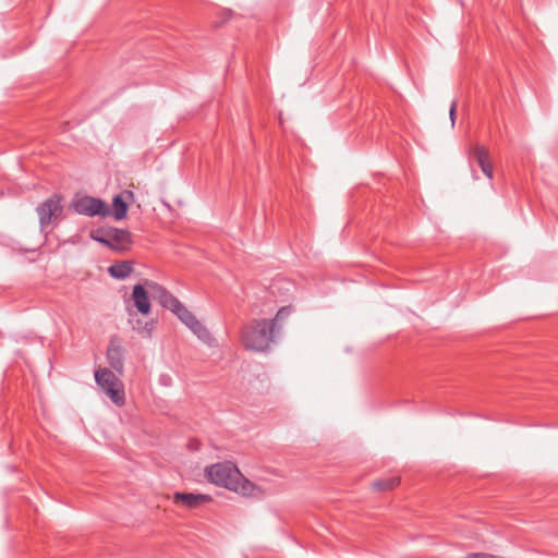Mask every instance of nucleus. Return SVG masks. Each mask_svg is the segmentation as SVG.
Instances as JSON below:
<instances>
[{
    "label": "nucleus",
    "instance_id": "3",
    "mask_svg": "<svg viewBox=\"0 0 558 558\" xmlns=\"http://www.w3.org/2000/svg\"><path fill=\"white\" fill-rule=\"evenodd\" d=\"M173 314L187 327L193 333L203 342H209L211 339L209 330L190 312L183 304H181Z\"/></svg>",
    "mask_w": 558,
    "mask_h": 558
},
{
    "label": "nucleus",
    "instance_id": "16",
    "mask_svg": "<svg viewBox=\"0 0 558 558\" xmlns=\"http://www.w3.org/2000/svg\"><path fill=\"white\" fill-rule=\"evenodd\" d=\"M400 483V480L396 476L388 477L385 480H378L373 483L374 488L378 490H390L397 487Z\"/></svg>",
    "mask_w": 558,
    "mask_h": 558
},
{
    "label": "nucleus",
    "instance_id": "9",
    "mask_svg": "<svg viewBox=\"0 0 558 558\" xmlns=\"http://www.w3.org/2000/svg\"><path fill=\"white\" fill-rule=\"evenodd\" d=\"M107 398L119 408L125 404L124 384L109 369H107Z\"/></svg>",
    "mask_w": 558,
    "mask_h": 558
},
{
    "label": "nucleus",
    "instance_id": "13",
    "mask_svg": "<svg viewBox=\"0 0 558 558\" xmlns=\"http://www.w3.org/2000/svg\"><path fill=\"white\" fill-rule=\"evenodd\" d=\"M471 158H473L477 166L481 168L482 172L488 178H493V167L489 161L488 150L481 145H475L471 149Z\"/></svg>",
    "mask_w": 558,
    "mask_h": 558
},
{
    "label": "nucleus",
    "instance_id": "25",
    "mask_svg": "<svg viewBox=\"0 0 558 558\" xmlns=\"http://www.w3.org/2000/svg\"><path fill=\"white\" fill-rule=\"evenodd\" d=\"M191 448L192 449H197V446L196 445H193V442L191 444Z\"/></svg>",
    "mask_w": 558,
    "mask_h": 558
},
{
    "label": "nucleus",
    "instance_id": "22",
    "mask_svg": "<svg viewBox=\"0 0 558 558\" xmlns=\"http://www.w3.org/2000/svg\"><path fill=\"white\" fill-rule=\"evenodd\" d=\"M222 14H223L222 20H221L220 22H215V23H214V26H215V27H219V26H221L225 22H227L228 20H230V17H231V11H230V10H225V11L222 12Z\"/></svg>",
    "mask_w": 558,
    "mask_h": 558
},
{
    "label": "nucleus",
    "instance_id": "14",
    "mask_svg": "<svg viewBox=\"0 0 558 558\" xmlns=\"http://www.w3.org/2000/svg\"><path fill=\"white\" fill-rule=\"evenodd\" d=\"M123 359L124 355L121 348L112 345L107 348V362L119 374L123 373Z\"/></svg>",
    "mask_w": 558,
    "mask_h": 558
},
{
    "label": "nucleus",
    "instance_id": "11",
    "mask_svg": "<svg viewBox=\"0 0 558 558\" xmlns=\"http://www.w3.org/2000/svg\"><path fill=\"white\" fill-rule=\"evenodd\" d=\"M211 500L209 495L205 494H195V493H183L175 492L173 494V501L178 505H181L187 509H196L201 505L206 504Z\"/></svg>",
    "mask_w": 558,
    "mask_h": 558
},
{
    "label": "nucleus",
    "instance_id": "23",
    "mask_svg": "<svg viewBox=\"0 0 558 558\" xmlns=\"http://www.w3.org/2000/svg\"><path fill=\"white\" fill-rule=\"evenodd\" d=\"M170 381H171V377L168 374H161L160 375V377H159V383L160 384H162L165 386H169Z\"/></svg>",
    "mask_w": 558,
    "mask_h": 558
},
{
    "label": "nucleus",
    "instance_id": "10",
    "mask_svg": "<svg viewBox=\"0 0 558 558\" xmlns=\"http://www.w3.org/2000/svg\"><path fill=\"white\" fill-rule=\"evenodd\" d=\"M150 293L148 288L143 283H137L133 287L131 299L137 312L142 315H148L151 311Z\"/></svg>",
    "mask_w": 558,
    "mask_h": 558
},
{
    "label": "nucleus",
    "instance_id": "24",
    "mask_svg": "<svg viewBox=\"0 0 558 558\" xmlns=\"http://www.w3.org/2000/svg\"><path fill=\"white\" fill-rule=\"evenodd\" d=\"M153 325H154V323H153V322H150V323H146V324H145V327H144V330H143L142 332H143V333H147V335H149V333H150V331H151V329H153Z\"/></svg>",
    "mask_w": 558,
    "mask_h": 558
},
{
    "label": "nucleus",
    "instance_id": "17",
    "mask_svg": "<svg viewBox=\"0 0 558 558\" xmlns=\"http://www.w3.org/2000/svg\"><path fill=\"white\" fill-rule=\"evenodd\" d=\"M95 380H96V384L101 389H105V368L98 367L97 369H95Z\"/></svg>",
    "mask_w": 558,
    "mask_h": 558
},
{
    "label": "nucleus",
    "instance_id": "15",
    "mask_svg": "<svg viewBox=\"0 0 558 558\" xmlns=\"http://www.w3.org/2000/svg\"><path fill=\"white\" fill-rule=\"evenodd\" d=\"M133 271L130 260L117 262L107 268V272L116 279H125Z\"/></svg>",
    "mask_w": 558,
    "mask_h": 558
},
{
    "label": "nucleus",
    "instance_id": "19",
    "mask_svg": "<svg viewBox=\"0 0 558 558\" xmlns=\"http://www.w3.org/2000/svg\"><path fill=\"white\" fill-rule=\"evenodd\" d=\"M290 313H291V306H283L277 312V315L272 320H275V323L277 324L278 320L284 319L286 317H288L290 315Z\"/></svg>",
    "mask_w": 558,
    "mask_h": 558
},
{
    "label": "nucleus",
    "instance_id": "7",
    "mask_svg": "<svg viewBox=\"0 0 558 558\" xmlns=\"http://www.w3.org/2000/svg\"><path fill=\"white\" fill-rule=\"evenodd\" d=\"M132 202H134V193L131 190H123L112 197L110 207L107 205V217H112L117 221L123 220Z\"/></svg>",
    "mask_w": 558,
    "mask_h": 558
},
{
    "label": "nucleus",
    "instance_id": "6",
    "mask_svg": "<svg viewBox=\"0 0 558 558\" xmlns=\"http://www.w3.org/2000/svg\"><path fill=\"white\" fill-rule=\"evenodd\" d=\"M73 209L88 217H105V201L92 196L75 197L72 201Z\"/></svg>",
    "mask_w": 558,
    "mask_h": 558
},
{
    "label": "nucleus",
    "instance_id": "12",
    "mask_svg": "<svg viewBox=\"0 0 558 558\" xmlns=\"http://www.w3.org/2000/svg\"><path fill=\"white\" fill-rule=\"evenodd\" d=\"M471 158H473L477 166L481 168L482 172L488 178H493V167L489 161L488 150L481 145H475L471 149Z\"/></svg>",
    "mask_w": 558,
    "mask_h": 558
},
{
    "label": "nucleus",
    "instance_id": "21",
    "mask_svg": "<svg viewBox=\"0 0 558 558\" xmlns=\"http://www.w3.org/2000/svg\"><path fill=\"white\" fill-rule=\"evenodd\" d=\"M456 112H457V100H453L450 105V110H449V117H450L452 126L454 125V122H456Z\"/></svg>",
    "mask_w": 558,
    "mask_h": 558
},
{
    "label": "nucleus",
    "instance_id": "5",
    "mask_svg": "<svg viewBox=\"0 0 558 558\" xmlns=\"http://www.w3.org/2000/svg\"><path fill=\"white\" fill-rule=\"evenodd\" d=\"M145 286L148 288L150 296L156 300L163 308L173 313L182 304L178 298L172 295L161 284L153 280L145 279Z\"/></svg>",
    "mask_w": 558,
    "mask_h": 558
},
{
    "label": "nucleus",
    "instance_id": "8",
    "mask_svg": "<svg viewBox=\"0 0 558 558\" xmlns=\"http://www.w3.org/2000/svg\"><path fill=\"white\" fill-rule=\"evenodd\" d=\"M132 243V235L128 230L107 226V248L123 253L131 248Z\"/></svg>",
    "mask_w": 558,
    "mask_h": 558
},
{
    "label": "nucleus",
    "instance_id": "18",
    "mask_svg": "<svg viewBox=\"0 0 558 558\" xmlns=\"http://www.w3.org/2000/svg\"><path fill=\"white\" fill-rule=\"evenodd\" d=\"M90 235L93 240L105 244V229L98 228L97 230L92 231Z\"/></svg>",
    "mask_w": 558,
    "mask_h": 558
},
{
    "label": "nucleus",
    "instance_id": "4",
    "mask_svg": "<svg viewBox=\"0 0 558 558\" xmlns=\"http://www.w3.org/2000/svg\"><path fill=\"white\" fill-rule=\"evenodd\" d=\"M36 213L38 215L40 230L45 231L52 222V219L57 218L62 213L60 198L57 195L47 198L36 207Z\"/></svg>",
    "mask_w": 558,
    "mask_h": 558
},
{
    "label": "nucleus",
    "instance_id": "1",
    "mask_svg": "<svg viewBox=\"0 0 558 558\" xmlns=\"http://www.w3.org/2000/svg\"><path fill=\"white\" fill-rule=\"evenodd\" d=\"M208 481L243 496H253L257 486L245 478L238 466L231 461L211 464L205 469Z\"/></svg>",
    "mask_w": 558,
    "mask_h": 558
},
{
    "label": "nucleus",
    "instance_id": "2",
    "mask_svg": "<svg viewBox=\"0 0 558 558\" xmlns=\"http://www.w3.org/2000/svg\"><path fill=\"white\" fill-rule=\"evenodd\" d=\"M275 320L257 319L247 324L242 330V343L252 351H265L274 342Z\"/></svg>",
    "mask_w": 558,
    "mask_h": 558
},
{
    "label": "nucleus",
    "instance_id": "20",
    "mask_svg": "<svg viewBox=\"0 0 558 558\" xmlns=\"http://www.w3.org/2000/svg\"><path fill=\"white\" fill-rule=\"evenodd\" d=\"M464 558H504V557L487 554V553H471V554H468Z\"/></svg>",
    "mask_w": 558,
    "mask_h": 558
}]
</instances>
